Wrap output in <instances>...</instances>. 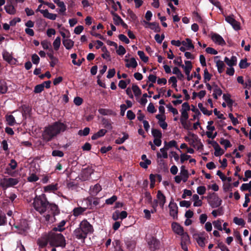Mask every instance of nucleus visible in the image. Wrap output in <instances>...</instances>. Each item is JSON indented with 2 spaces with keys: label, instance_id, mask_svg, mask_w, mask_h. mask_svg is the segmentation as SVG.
Segmentation results:
<instances>
[{
  "label": "nucleus",
  "instance_id": "nucleus-41",
  "mask_svg": "<svg viewBox=\"0 0 251 251\" xmlns=\"http://www.w3.org/2000/svg\"><path fill=\"white\" fill-rule=\"evenodd\" d=\"M98 112L102 115H111L113 114L111 110L104 108H100Z\"/></svg>",
  "mask_w": 251,
  "mask_h": 251
},
{
  "label": "nucleus",
  "instance_id": "nucleus-53",
  "mask_svg": "<svg viewBox=\"0 0 251 251\" xmlns=\"http://www.w3.org/2000/svg\"><path fill=\"white\" fill-rule=\"evenodd\" d=\"M213 224L215 228L221 231L223 230V228L222 227V222L220 220H218L217 221H214Z\"/></svg>",
  "mask_w": 251,
  "mask_h": 251
},
{
  "label": "nucleus",
  "instance_id": "nucleus-30",
  "mask_svg": "<svg viewBox=\"0 0 251 251\" xmlns=\"http://www.w3.org/2000/svg\"><path fill=\"white\" fill-rule=\"evenodd\" d=\"M164 147L165 148H167L168 150H169V148H172V147H175L176 149L178 150L180 152L181 151L178 148V147L177 146V142L175 140H172L170 141L169 142H167L166 141L164 142Z\"/></svg>",
  "mask_w": 251,
  "mask_h": 251
},
{
  "label": "nucleus",
  "instance_id": "nucleus-33",
  "mask_svg": "<svg viewBox=\"0 0 251 251\" xmlns=\"http://www.w3.org/2000/svg\"><path fill=\"white\" fill-rule=\"evenodd\" d=\"M168 149L167 148L164 147L163 148L160 149V151L162 153V154L160 152L157 153V157L158 158L163 157V158H168V154L167 152Z\"/></svg>",
  "mask_w": 251,
  "mask_h": 251
},
{
  "label": "nucleus",
  "instance_id": "nucleus-39",
  "mask_svg": "<svg viewBox=\"0 0 251 251\" xmlns=\"http://www.w3.org/2000/svg\"><path fill=\"white\" fill-rule=\"evenodd\" d=\"M124 136L122 138H119L115 140V143L117 144H122L125 142L126 140L129 137L128 134L123 133Z\"/></svg>",
  "mask_w": 251,
  "mask_h": 251
},
{
  "label": "nucleus",
  "instance_id": "nucleus-11",
  "mask_svg": "<svg viewBox=\"0 0 251 251\" xmlns=\"http://www.w3.org/2000/svg\"><path fill=\"white\" fill-rule=\"evenodd\" d=\"M143 22L145 25H148V26H145V27H150L155 32H159L160 31L161 28L158 23L155 22L150 23L145 20H143Z\"/></svg>",
  "mask_w": 251,
  "mask_h": 251
},
{
  "label": "nucleus",
  "instance_id": "nucleus-42",
  "mask_svg": "<svg viewBox=\"0 0 251 251\" xmlns=\"http://www.w3.org/2000/svg\"><path fill=\"white\" fill-rule=\"evenodd\" d=\"M212 75L209 73L208 70L205 68L204 70V74H203V81L204 83H206L207 81H209L211 78Z\"/></svg>",
  "mask_w": 251,
  "mask_h": 251
},
{
  "label": "nucleus",
  "instance_id": "nucleus-13",
  "mask_svg": "<svg viewBox=\"0 0 251 251\" xmlns=\"http://www.w3.org/2000/svg\"><path fill=\"white\" fill-rule=\"evenodd\" d=\"M211 39L215 43L222 46L225 45L226 44L223 37L217 33H214L212 35Z\"/></svg>",
  "mask_w": 251,
  "mask_h": 251
},
{
  "label": "nucleus",
  "instance_id": "nucleus-54",
  "mask_svg": "<svg viewBox=\"0 0 251 251\" xmlns=\"http://www.w3.org/2000/svg\"><path fill=\"white\" fill-rule=\"evenodd\" d=\"M57 190L56 186L53 184H50L44 187L45 192H50Z\"/></svg>",
  "mask_w": 251,
  "mask_h": 251
},
{
  "label": "nucleus",
  "instance_id": "nucleus-56",
  "mask_svg": "<svg viewBox=\"0 0 251 251\" xmlns=\"http://www.w3.org/2000/svg\"><path fill=\"white\" fill-rule=\"evenodd\" d=\"M118 38L120 41L125 43L126 44H128L130 42L129 40L124 34H119L118 36Z\"/></svg>",
  "mask_w": 251,
  "mask_h": 251
},
{
  "label": "nucleus",
  "instance_id": "nucleus-62",
  "mask_svg": "<svg viewBox=\"0 0 251 251\" xmlns=\"http://www.w3.org/2000/svg\"><path fill=\"white\" fill-rule=\"evenodd\" d=\"M180 235L181 236L182 242L186 243L189 241V236L187 232L183 231V234Z\"/></svg>",
  "mask_w": 251,
  "mask_h": 251
},
{
  "label": "nucleus",
  "instance_id": "nucleus-38",
  "mask_svg": "<svg viewBox=\"0 0 251 251\" xmlns=\"http://www.w3.org/2000/svg\"><path fill=\"white\" fill-rule=\"evenodd\" d=\"M151 133L154 138H161L162 137V133L161 131L157 129L152 128Z\"/></svg>",
  "mask_w": 251,
  "mask_h": 251
},
{
  "label": "nucleus",
  "instance_id": "nucleus-49",
  "mask_svg": "<svg viewBox=\"0 0 251 251\" xmlns=\"http://www.w3.org/2000/svg\"><path fill=\"white\" fill-rule=\"evenodd\" d=\"M1 145L2 150L5 151V153H9V150L7 141L6 140H3L1 143Z\"/></svg>",
  "mask_w": 251,
  "mask_h": 251
},
{
  "label": "nucleus",
  "instance_id": "nucleus-63",
  "mask_svg": "<svg viewBox=\"0 0 251 251\" xmlns=\"http://www.w3.org/2000/svg\"><path fill=\"white\" fill-rule=\"evenodd\" d=\"M225 152V151L221 149L220 147L216 149H215L214 155L215 156H220L223 155Z\"/></svg>",
  "mask_w": 251,
  "mask_h": 251
},
{
  "label": "nucleus",
  "instance_id": "nucleus-4",
  "mask_svg": "<svg viewBox=\"0 0 251 251\" xmlns=\"http://www.w3.org/2000/svg\"><path fill=\"white\" fill-rule=\"evenodd\" d=\"M49 245L52 247L64 248L66 246L65 237L61 233L50 232L48 234Z\"/></svg>",
  "mask_w": 251,
  "mask_h": 251
},
{
  "label": "nucleus",
  "instance_id": "nucleus-6",
  "mask_svg": "<svg viewBox=\"0 0 251 251\" xmlns=\"http://www.w3.org/2000/svg\"><path fill=\"white\" fill-rule=\"evenodd\" d=\"M207 198L209 204L213 208L219 207L222 204V201L215 193H213Z\"/></svg>",
  "mask_w": 251,
  "mask_h": 251
},
{
  "label": "nucleus",
  "instance_id": "nucleus-17",
  "mask_svg": "<svg viewBox=\"0 0 251 251\" xmlns=\"http://www.w3.org/2000/svg\"><path fill=\"white\" fill-rule=\"evenodd\" d=\"M157 198L159 201V204L160 206L163 208L164 205V204L166 202V197L165 195L162 193L160 190H158L157 193Z\"/></svg>",
  "mask_w": 251,
  "mask_h": 251
},
{
  "label": "nucleus",
  "instance_id": "nucleus-14",
  "mask_svg": "<svg viewBox=\"0 0 251 251\" xmlns=\"http://www.w3.org/2000/svg\"><path fill=\"white\" fill-rule=\"evenodd\" d=\"M3 59L9 64L15 65L17 61V59L13 58V56L7 51H5L2 54Z\"/></svg>",
  "mask_w": 251,
  "mask_h": 251
},
{
  "label": "nucleus",
  "instance_id": "nucleus-64",
  "mask_svg": "<svg viewBox=\"0 0 251 251\" xmlns=\"http://www.w3.org/2000/svg\"><path fill=\"white\" fill-rule=\"evenodd\" d=\"M204 240V237L199 236L198 238L197 239V242L200 246L203 247L205 246Z\"/></svg>",
  "mask_w": 251,
  "mask_h": 251
},
{
  "label": "nucleus",
  "instance_id": "nucleus-32",
  "mask_svg": "<svg viewBox=\"0 0 251 251\" xmlns=\"http://www.w3.org/2000/svg\"><path fill=\"white\" fill-rule=\"evenodd\" d=\"M6 12L11 15H14L16 12V10L14 6L11 4L6 5L4 6Z\"/></svg>",
  "mask_w": 251,
  "mask_h": 251
},
{
  "label": "nucleus",
  "instance_id": "nucleus-28",
  "mask_svg": "<svg viewBox=\"0 0 251 251\" xmlns=\"http://www.w3.org/2000/svg\"><path fill=\"white\" fill-rule=\"evenodd\" d=\"M66 223V221L65 220L61 221L57 226H55L52 228V230L54 231H60L62 232L64 229V226L65 225Z\"/></svg>",
  "mask_w": 251,
  "mask_h": 251
},
{
  "label": "nucleus",
  "instance_id": "nucleus-19",
  "mask_svg": "<svg viewBox=\"0 0 251 251\" xmlns=\"http://www.w3.org/2000/svg\"><path fill=\"white\" fill-rule=\"evenodd\" d=\"M102 188L99 184H96L93 187H91L90 189V194L91 195L96 196L101 190Z\"/></svg>",
  "mask_w": 251,
  "mask_h": 251
},
{
  "label": "nucleus",
  "instance_id": "nucleus-16",
  "mask_svg": "<svg viewBox=\"0 0 251 251\" xmlns=\"http://www.w3.org/2000/svg\"><path fill=\"white\" fill-rule=\"evenodd\" d=\"M172 228L174 232L178 235L182 234L184 229L182 226L177 223L173 222L172 224Z\"/></svg>",
  "mask_w": 251,
  "mask_h": 251
},
{
  "label": "nucleus",
  "instance_id": "nucleus-15",
  "mask_svg": "<svg viewBox=\"0 0 251 251\" xmlns=\"http://www.w3.org/2000/svg\"><path fill=\"white\" fill-rule=\"evenodd\" d=\"M156 118L158 120V124L163 129H167L168 124L165 122L166 117L164 115L157 114L155 116Z\"/></svg>",
  "mask_w": 251,
  "mask_h": 251
},
{
  "label": "nucleus",
  "instance_id": "nucleus-44",
  "mask_svg": "<svg viewBox=\"0 0 251 251\" xmlns=\"http://www.w3.org/2000/svg\"><path fill=\"white\" fill-rule=\"evenodd\" d=\"M132 90L135 96L138 97L141 95V91L139 87L136 84H133Z\"/></svg>",
  "mask_w": 251,
  "mask_h": 251
},
{
  "label": "nucleus",
  "instance_id": "nucleus-40",
  "mask_svg": "<svg viewBox=\"0 0 251 251\" xmlns=\"http://www.w3.org/2000/svg\"><path fill=\"white\" fill-rule=\"evenodd\" d=\"M61 45V38L60 37H57L55 40L53 42V46L54 49L55 50H58L59 49Z\"/></svg>",
  "mask_w": 251,
  "mask_h": 251
},
{
  "label": "nucleus",
  "instance_id": "nucleus-3",
  "mask_svg": "<svg viewBox=\"0 0 251 251\" xmlns=\"http://www.w3.org/2000/svg\"><path fill=\"white\" fill-rule=\"evenodd\" d=\"M50 202L48 201L45 194L36 196L34 199L33 205L34 209L40 214H44L47 211Z\"/></svg>",
  "mask_w": 251,
  "mask_h": 251
},
{
  "label": "nucleus",
  "instance_id": "nucleus-51",
  "mask_svg": "<svg viewBox=\"0 0 251 251\" xmlns=\"http://www.w3.org/2000/svg\"><path fill=\"white\" fill-rule=\"evenodd\" d=\"M151 160L147 159L146 160H144V162H140L139 164L140 166L143 168L147 169L148 167V165H150V164H151Z\"/></svg>",
  "mask_w": 251,
  "mask_h": 251
},
{
  "label": "nucleus",
  "instance_id": "nucleus-60",
  "mask_svg": "<svg viewBox=\"0 0 251 251\" xmlns=\"http://www.w3.org/2000/svg\"><path fill=\"white\" fill-rule=\"evenodd\" d=\"M51 155L53 156H58L62 157L64 156V154L63 151L59 150H53L52 151Z\"/></svg>",
  "mask_w": 251,
  "mask_h": 251
},
{
  "label": "nucleus",
  "instance_id": "nucleus-57",
  "mask_svg": "<svg viewBox=\"0 0 251 251\" xmlns=\"http://www.w3.org/2000/svg\"><path fill=\"white\" fill-rule=\"evenodd\" d=\"M116 52L119 55H123L126 53V50L123 46L120 45L118 47V49L116 50Z\"/></svg>",
  "mask_w": 251,
  "mask_h": 251
},
{
  "label": "nucleus",
  "instance_id": "nucleus-8",
  "mask_svg": "<svg viewBox=\"0 0 251 251\" xmlns=\"http://www.w3.org/2000/svg\"><path fill=\"white\" fill-rule=\"evenodd\" d=\"M170 215L174 219H177L178 207L176 203L174 202L173 199H172L169 205Z\"/></svg>",
  "mask_w": 251,
  "mask_h": 251
},
{
  "label": "nucleus",
  "instance_id": "nucleus-52",
  "mask_svg": "<svg viewBox=\"0 0 251 251\" xmlns=\"http://www.w3.org/2000/svg\"><path fill=\"white\" fill-rule=\"evenodd\" d=\"M117 200V197L116 195H113L111 198L106 200L105 203L109 205L112 204Z\"/></svg>",
  "mask_w": 251,
  "mask_h": 251
},
{
  "label": "nucleus",
  "instance_id": "nucleus-50",
  "mask_svg": "<svg viewBox=\"0 0 251 251\" xmlns=\"http://www.w3.org/2000/svg\"><path fill=\"white\" fill-rule=\"evenodd\" d=\"M90 128L88 127H85L83 130H79L78 134L80 136H87L90 132Z\"/></svg>",
  "mask_w": 251,
  "mask_h": 251
},
{
  "label": "nucleus",
  "instance_id": "nucleus-22",
  "mask_svg": "<svg viewBox=\"0 0 251 251\" xmlns=\"http://www.w3.org/2000/svg\"><path fill=\"white\" fill-rule=\"evenodd\" d=\"M125 61L126 62H128L129 61V63H126V67L127 68H130L132 67L133 68H136L138 64L137 62L136 61L134 57H132L129 60L128 59H125Z\"/></svg>",
  "mask_w": 251,
  "mask_h": 251
},
{
  "label": "nucleus",
  "instance_id": "nucleus-21",
  "mask_svg": "<svg viewBox=\"0 0 251 251\" xmlns=\"http://www.w3.org/2000/svg\"><path fill=\"white\" fill-rule=\"evenodd\" d=\"M180 175L182 177L183 181L185 182L189 177V173L188 170L185 169L184 166H182L180 168Z\"/></svg>",
  "mask_w": 251,
  "mask_h": 251
},
{
  "label": "nucleus",
  "instance_id": "nucleus-7",
  "mask_svg": "<svg viewBox=\"0 0 251 251\" xmlns=\"http://www.w3.org/2000/svg\"><path fill=\"white\" fill-rule=\"evenodd\" d=\"M19 182L18 178H4L2 181L0 182V186L3 189H6L8 187H13L17 185Z\"/></svg>",
  "mask_w": 251,
  "mask_h": 251
},
{
  "label": "nucleus",
  "instance_id": "nucleus-12",
  "mask_svg": "<svg viewBox=\"0 0 251 251\" xmlns=\"http://www.w3.org/2000/svg\"><path fill=\"white\" fill-rule=\"evenodd\" d=\"M48 239L49 235L47 234L38 239L37 243L39 248L43 249L45 248L48 244H49V240H48Z\"/></svg>",
  "mask_w": 251,
  "mask_h": 251
},
{
  "label": "nucleus",
  "instance_id": "nucleus-48",
  "mask_svg": "<svg viewBox=\"0 0 251 251\" xmlns=\"http://www.w3.org/2000/svg\"><path fill=\"white\" fill-rule=\"evenodd\" d=\"M44 83L37 85L34 87V92L35 93H40L44 90Z\"/></svg>",
  "mask_w": 251,
  "mask_h": 251
},
{
  "label": "nucleus",
  "instance_id": "nucleus-47",
  "mask_svg": "<svg viewBox=\"0 0 251 251\" xmlns=\"http://www.w3.org/2000/svg\"><path fill=\"white\" fill-rule=\"evenodd\" d=\"M138 55L139 56L140 59L145 63H147L149 61V57L145 56V53L143 51L139 50L137 52Z\"/></svg>",
  "mask_w": 251,
  "mask_h": 251
},
{
  "label": "nucleus",
  "instance_id": "nucleus-37",
  "mask_svg": "<svg viewBox=\"0 0 251 251\" xmlns=\"http://www.w3.org/2000/svg\"><path fill=\"white\" fill-rule=\"evenodd\" d=\"M220 143L224 146L226 150L228 148H230L232 146L231 144L228 140L225 139L223 138H221L220 139Z\"/></svg>",
  "mask_w": 251,
  "mask_h": 251
},
{
  "label": "nucleus",
  "instance_id": "nucleus-9",
  "mask_svg": "<svg viewBox=\"0 0 251 251\" xmlns=\"http://www.w3.org/2000/svg\"><path fill=\"white\" fill-rule=\"evenodd\" d=\"M225 20L232 25L234 30H238L240 29V23L234 18L233 15L225 16Z\"/></svg>",
  "mask_w": 251,
  "mask_h": 251
},
{
  "label": "nucleus",
  "instance_id": "nucleus-59",
  "mask_svg": "<svg viewBox=\"0 0 251 251\" xmlns=\"http://www.w3.org/2000/svg\"><path fill=\"white\" fill-rule=\"evenodd\" d=\"M181 112V117L180 119V122L182 121H186L189 118V115L187 112L180 111Z\"/></svg>",
  "mask_w": 251,
  "mask_h": 251
},
{
  "label": "nucleus",
  "instance_id": "nucleus-43",
  "mask_svg": "<svg viewBox=\"0 0 251 251\" xmlns=\"http://www.w3.org/2000/svg\"><path fill=\"white\" fill-rule=\"evenodd\" d=\"M250 65V63L247 62V59L244 58L243 59H241L239 66L241 69H246L248 68Z\"/></svg>",
  "mask_w": 251,
  "mask_h": 251
},
{
  "label": "nucleus",
  "instance_id": "nucleus-45",
  "mask_svg": "<svg viewBox=\"0 0 251 251\" xmlns=\"http://www.w3.org/2000/svg\"><path fill=\"white\" fill-rule=\"evenodd\" d=\"M233 222L237 225L244 226L245 225V221L242 218H239L235 217L233 218Z\"/></svg>",
  "mask_w": 251,
  "mask_h": 251
},
{
  "label": "nucleus",
  "instance_id": "nucleus-23",
  "mask_svg": "<svg viewBox=\"0 0 251 251\" xmlns=\"http://www.w3.org/2000/svg\"><path fill=\"white\" fill-rule=\"evenodd\" d=\"M149 245L151 250H155L159 248V241L156 239L153 238L150 242H149Z\"/></svg>",
  "mask_w": 251,
  "mask_h": 251
},
{
  "label": "nucleus",
  "instance_id": "nucleus-25",
  "mask_svg": "<svg viewBox=\"0 0 251 251\" xmlns=\"http://www.w3.org/2000/svg\"><path fill=\"white\" fill-rule=\"evenodd\" d=\"M101 122L104 127L108 129H112L113 128L110 119L103 118Z\"/></svg>",
  "mask_w": 251,
  "mask_h": 251
},
{
  "label": "nucleus",
  "instance_id": "nucleus-35",
  "mask_svg": "<svg viewBox=\"0 0 251 251\" xmlns=\"http://www.w3.org/2000/svg\"><path fill=\"white\" fill-rule=\"evenodd\" d=\"M6 120L7 125H9V126H13L16 123V120L15 119V118L12 115H6Z\"/></svg>",
  "mask_w": 251,
  "mask_h": 251
},
{
  "label": "nucleus",
  "instance_id": "nucleus-5",
  "mask_svg": "<svg viewBox=\"0 0 251 251\" xmlns=\"http://www.w3.org/2000/svg\"><path fill=\"white\" fill-rule=\"evenodd\" d=\"M48 214L44 216L45 221L48 224H51L55 222V216L60 214V209L57 205L53 203H50L48 206Z\"/></svg>",
  "mask_w": 251,
  "mask_h": 251
},
{
  "label": "nucleus",
  "instance_id": "nucleus-24",
  "mask_svg": "<svg viewBox=\"0 0 251 251\" xmlns=\"http://www.w3.org/2000/svg\"><path fill=\"white\" fill-rule=\"evenodd\" d=\"M86 209L87 208L85 207H82L80 206L75 207L73 210V215L75 217H77L85 212Z\"/></svg>",
  "mask_w": 251,
  "mask_h": 251
},
{
  "label": "nucleus",
  "instance_id": "nucleus-18",
  "mask_svg": "<svg viewBox=\"0 0 251 251\" xmlns=\"http://www.w3.org/2000/svg\"><path fill=\"white\" fill-rule=\"evenodd\" d=\"M224 62L229 67H233L237 64V58L235 56H232L229 59L226 56L224 58Z\"/></svg>",
  "mask_w": 251,
  "mask_h": 251
},
{
  "label": "nucleus",
  "instance_id": "nucleus-36",
  "mask_svg": "<svg viewBox=\"0 0 251 251\" xmlns=\"http://www.w3.org/2000/svg\"><path fill=\"white\" fill-rule=\"evenodd\" d=\"M198 107L200 108L201 111L203 113V114L210 116L212 114V111H208L205 107L203 106L202 103H199L198 105Z\"/></svg>",
  "mask_w": 251,
  "mask_h": 251
},
{
  "label": "nucleus",
  "instance_id": "nucleus-2",
  "mask_svg": "<svg viewBox=\"0 0 251 251\" xmlns=\"http://www.w3.org/2000/svg\"><path fill=\"white\" fill-rule=\"evenodd\" d=\"M93 231L92 225L87 220L84 219L80 222L79 227L74 230V233L77 239L84 240L88 234L92 233Z\"/></svg>",
  "mask_w": 251,
  "mask_h": 251
},
{
  "label": "nucleus",
  "instance_id": "nucleus-34",
  "mask_svg": "<svg viewBox=\"0 0 251 251\" xmlns=\"http://www.w3.org/2000/svg\"><path fill=\"white\" fill-rule=\"evenodd\" d=\"M114 251H124L121 242L119 240H116L113 242Z\"/></svg>",
  "mask_w": 251,
  "mask_h": 251
},
{
  "label": "nucleus",
  "instance_id": "nucleus-20",
  "mask_svg": "<svg viewBox=\"0 0 251 251\" xmlns=\"http://www.w3.org/2000/svg\"><path fill=\"white\" fill-rule=\"evenodd\" d=\"M41 13L43 14L45 18L51 20H55L57 17V15L56 14L49 13L48 9L41 11Z\"/></svg>",
  "mask_w": 251,
  "mask_h": 251
},
{
  "label": "nucleus",
  "instance_id": "nucleus-31",
  "mask_svg": "<svg viewBox=\"0 0 251 251\" xmlns=\"http://www.w3.org/2000/svg\"><path fill=\"white\" fill-rule=\"evenodd\" d=\"M7 224V218L5 213L0 209V226H5Z\"/></svg>",
  "mask_w": 251,
  "mask_h": 251
},
{
  "label": "nucleus",
  "instance_id": "nucleus-1",
  "mask_svg": "<svg viewBox=\"0 0 251 251\" xmlns=\"http://www.w3.org/2000/svg\"><path fill=\"white\" fill-rule=\"evenodd\" d=\"M67 126L60 121L53 123L52 124L46 126L42 133V139L45 142L52 140L57 135L66 130Z\"/></svg>",
  "mask_w": 251,
  "mask_h": 251
},
{
  "label": "nucleus",
  "instance_id": "nucleus-46",
  "mask_svg": "<svg viewBox=\"0 0 251 251\" xmlns=\"http://www.w3.org/2000/svg\"><path fill=\"white\" fill-rule=\"evenodd\" d=\"M219 56H216L214 57V61L216 63V66L217 68H225V65L224 63V61H221L220 60H216V59L218 58H219Z\"/></svg>",
  "mask_w": 251,
  "mask_h": 251
},
{
  "label": "nucleus",
  "instance_id": "nucleus-26",
  "mask_svg": "<svg viewBox=\"0 0 251 251\" xmlns=\"http://www.w3.org/2000/svg\"><path fill=\"white\" fill-rule=\"evenodd\" d=\"M62 43L64 47L67 50L71 49L74 45V42L71 39H63L62 41Z\"/></svg>",
  "mask_w": 251,
  "mask_h": 251
},
{
  "label": "nucleus",
  "instance_id": "nucleus-10",
  "mask_svg": "<svg viewBox=\"0 0 251 251\" xmlns=\"http://www.w3.org/2000/svg\"><path fill=\"white\" fill-rule=\"evenodd\" d=\"M125 243L126 248L129 251H133L136 246V242L132 237H126L125 239Z\"/></svg>",
  "mask_w": 251,
  "mask_h": 251
},
{
  "label": "nucleus",
  "instance_id": "nucleus-61",
  "mask_svg": "<svg viewBox=\"0 0 251 251\" xmlns=\"http://www.w3.org/2000/svg\"><path fill=\"white\" fill-rule=\"evenodd\" d=\"M39 177L35 174H32L30 176L27 177V180L30 182H33L37 181Z\"/></svg>",
  "mask_w": 251,
  "mask_h": 251
},
{
  "label": "nucleus",
  "instance_id": "nucleus-29",
  "mask_svg": "<svg viewBox=\"0 0 251 251\" xmlns=\"http://www.w3.org/2000/svg\"><path fill=\"white\" fill-rule=\"evenodd\" d=\"M87 200L89 203V205L92 206H97L99 204L100 199L98 198H94L93 197H89L87 198Z\"/></svg>",
  "mask_w": 251,
  "mask_h": 251
},
{
  "label": "nucleus",
  "instance_id": "nucleus-27",
  "mask_svg": "<svg viewBox=\"0 0 251 251\" xmlns=\"http://www.w3.org/2000/svg\"><path fill=\"white\" fill-rule=\"evenodd\" d=\"M8 87L5 80L0 79V93L5 94L7 92Z\"/></svg>",
  "mask_w": 251,
  "mask_h": 251
},
{
  "label": "nucleus",
  "instance_id": "nucleus-55",
  "mask_svg": "<svg viewBox=\"0 0 251 251\" xmlns=\"http://www.w3.org/2000/svg\"><path fill=\"white\" fill-rule=\"evenodd\" d=\"M216 248L220 249L221 251H229L228 248L223 242L219 243Z\"/></svg>",
  "mask_w": 251,
  "mask_h": 251
},
{
  "label": "nucleus",
  "instance_id": "nucleus-58",
  "mask_svg": "<svg viewBox=\"0 0 251 251\" xmlns=\"http://www.w3.org/2000/svg\"><path fill=\"white\" fill-rule=\"evenodd\" d=\"M31 60L34 64L37 65L40 62V58L37 54L34 53L31 56Z\"/></svg>",
  "mask_w": 251,
  "mask_h": 251
}]
</instances>
